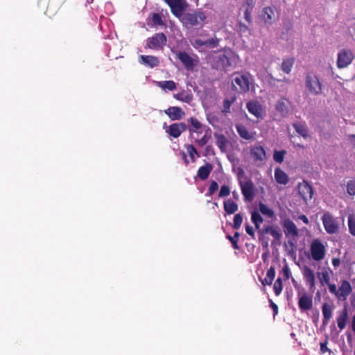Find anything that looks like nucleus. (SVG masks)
<instances>
[{"label":"nucleus","mask_w":355,"mask_h":355,"mask_svg":"<svg viewBox=\"0 0 355 355\" xmlns=\"http://www.w3.org/2000/svg\"><path fill=\"white\" fill-rule=\"evenodd\" d=\"M295 131L304 139L309 137L308 128L305 123H295L293 124Z\"/></svg>","instance_id":"2f4dec72"},{"label":"nucleus","mask_w":355,"mask_h":355,"mask_svg":"<svg viewBox=\"0 0 355 355\" xmlns=\"http://www.w3.org/2000/svg\"><path fill=\"white\" fill-rule=\"evenodd\" d=\"M167 37L163 33H156L147 40V47L150 49H162L166 45Z\"/></svg>","instance_id":"6e6552de"},{"label":"nucleus","mask_w":355,"mask_h":355,"mask_svg":"<svg viewBox=\"0 0 355 355\" xmlns=\"http://www.w3.org/2000/svg\"><path fill=\"white\" fill-rule=\"evenodd\" d=\"M283 285H282V279L281 277H278L276 281L275 282V284L273 285V290L275 292V294L278 296L280 295V293L282 291Z\"/></svg>","instance_id":"79ce46f5"},{"label":"nucleus","mask_w":355,"mask_h":355,"mask_svg":"<svg viewBox=\"0 0 355 355\" xmlns=\"http://www.w3.org/2000/svg\"><path fill=\"white\" fill-rule=\"evenodd\" d=\"M254 6V2L253 0H243V7L245 9L252 10Z\"/></svg>","instance_id":"4d7b16f0"},{"label":"nucleus","mask_w":355,"mask_h":355,"mask_svg":"<svg viewBox=\"0 0 355 355\" xmlns=\"http://www.w3.org/2000/svg\"><path fill=\"white\" fill-rule=\"evenodd\" d=\"M192 46L198 50H200V49L205 46V40H202L201 39L197 38L194 40V41L192 42Z\"/></svg>","instance_id":"6e6d98bb"},{"label":"nucleus","mask_w":355,"mask_h":355,"mask_svg":"<svg viewBox=\"0 0 355 355\" xmlns=\"http://www.w3.org/2000/svg\"><path fill=\"white\" fill-rule=\"evenodd\" d=\"M340 264V260L338 258H334V268Z\"/></svg>","instance_id":"338daca9"},{"label":"nucleus","mask_w":355,"mask_h":355,"mask_svg":"<svg viewBox=\"0 0 355 355\" xmlns=\"http://www.w3.org/2000/svg\"><path fill=\"white\" fill-rule=\"evenodd\" d=\"M275 277V268L271 266L268 270L266 276L264 279L259 277V279L263 286L271 285Z\"/></svg>","instance_id":"a878e982"},{"label":"nucleus","mask_w":355,"mask_h":355,"mask_svg":"<svg viewBox=\"0 0 355 355\" xmlns=\"http://www.w3.org/2000/svg\"><path fill=\"white\" fill-rule=\"evenodd\" d=\"M173 52L175 55L176 58L182 62L187 70L191 71L197 65L198 59L192 58L186 51H173Z\"/></svg>","instance_id":"39448f33"},{"label":"nucleus","mask_w":355,"mask_h":355,"mask_svg":"<svg viewBox=\"0 0 355 355\" xmlns=\"http://www.w3.org/2000/svg\"><path fill=\"white\" fill-rule=\"evenodd\" d=\"M218 187L219 186L217 182L214 180L211 181L210 185L208 188L207 196H212L218 189Z\"/></svg>","instance_id":"3c124183"},{"label":"nucleus","mask_w":355,"mask_h":355,"mask_svg":"<svg viewBox=\"0 0 355 355\" xmlns=\"http://www.w3.org/2000/svg\"><path fill=\"white\" fill-rule=\"evenodd\" d=\"M298 219L302 220L305 224H309V223L308 218L304 214L299 216Z\"/></svg>","instance_id":"0e129e2a"},{"label":"nucleus","mask_w":355,"mask_h":355,"mask_svg":"<svg viewBox=\"0 0 355 355\" xmlns=\"http://www.w3.org/2000/svg\"><path fill=\"white\" fill-rule=\"evenodd\" d=\"M347 192L349 196H355V178L349 180L347 183Z\"/></svg>","instance_id":"49530a36"},{"label":"nucleus","mask_w":355,"mask_h":355,"mask_svg":"<svg viewBox=\"0 0 355 355\" xmlns=\"http://www.w3.org/2000/svg\"><path fill=\"white\" fill-rule=\"evenodd\" d=\"M140 60L142 64L150 68L157 67L159 64L158 58L154 55H141Z\"/></svg>","instance_id":"4be33fe9"},{"label":"nucleus","mask_w":355,"mask_h":355,"mask_svg":"<svg viewBox=\"0 0 355 355\" xmlns=\"http://www.w3.org/2000/svg\"><path fill=\"white\" fill-rule=\"evenodd\" d=\"M251 220L253 224L262 223L263 222L262 216L257 211H254L252 212Z\"/></svg>","instance_id":"8fccbe9b"},{"label":"nucleus","mask_w":355,"mask_h":355,"mask_svg":"<svg viewBox=\"0 0 355 355\" xmlns=\"http://www.w3.org/2000/svg\"><path fill=\"white\" fill-rule=\"evenodd\" d=\"M236 76L233 80V87H235V89L240 93H246L250 91V75L242 74L239 73H235Z\"/></svg>","instance_id":"f03ea898"},{"label":"nucleus","mask_w":355,"mask_h":355,"mask_svg":"<svg viewBox=\"0 0 355 355\" xmlns=\"http://www.w3.org/2000/svg\"><path fill=\"white\" fill-rule=\"evenodd\" d=\"M311 257L315 261H320L324 258L325 247L319 239H314L310 247Z\"/></svg>","instance_id":"423d86ee"},{"label":"nucleus","mask_w":355,"mask_h":355,"mask_svg":"<svg viewBox=\"0 0 355 355\" xmlns=\"http://www.w3.org/2000/svg\"><path fill=\"white\" fill-rule=\"evenodd\" d=\"M185 148L187 149V151L189 155L191 162H194L196 161L195 155H197V157H200L196 148L194 147L193 144L185 145Z\"/></svg>","instance_id":"58836bf2"},{"label":"nucleus","mask_w":355,"mask_h":355,"mask_svg":"<svg viewBox=\"0 0 355 355\" xmlns=\"http://www.w3.org/2000/svg\"><path fill=\"white\" fill-rule=\"evenodd\" d=\"M322 223L326 231L329 233H333V218L329 213L324 214L322 218Z\"/></svg>","instance_id":"c756f323"},{"label":"nucleus","mask_w":355,"mask_h":355,"mask_svg":"<svg viewBox=\"0 0 355 355\" xmlns=\"http://www.w3.org/2000/svg\"><path fill=\"white\" fill-rule=\"evenodd\" d=\"M189 121L190 122L191 126L189 128V132L191 135L193 132L200 133V132L198 131L202 128V123L200 122V121L196 119V117H191L189 119Z\"/></svg>","instance_id":"473e14b6"},{"label":"nucleus","mask_w":355,"mask_h":355,"mask_svg":"<svg viewBox=\"0 0 355 355\" xmlns=\"http://www.w3.org/2000/svg\"><path fill=\"white\" fill-rule=\"evenodd\" d=\"M214 137L216 138V144L219 148L220 151L222 153L225 152L227 148V144L228 143V140L226 138V137L223 134H215Z\"/></svg>","instance_id":"cd10ccee"},{"label":"nucleus","mask_w":355,"mask_h":355,"mask_svg":"<svg viewBox=\"0 0 355 355\" xmlns=\"http://www.w3.org/2000/svg\"><path fill=\"white\" fill-rule=\"evenodd\" d=\"M330 272L331 270L329 268H322L320 271L318 272V278L322 286L327 285L331 293H333V284L330 282Z\"/></svg>","instance_id":"2eb2a0df"},{"label":"nucleus","mask_w":355,"mask_h":355,"mask_svg":"<svg viewBox=\"0 0 355 355\" xmlns=\"http://www.w3.org/2000/svg\"><path fill=\"white\" fill-rule=\"evenodd\" d=\"M327 341L320 343V352L322 354H324L327 352H328L329 354L331 353V350L327 347Z\"/></svg>","instance_id":"052dcab7"},{"label":"nucleus","mask_w":355,"mask_h":355,"mask_svg":"<svg viewBox=\"0 0 355 355\" xmlns=\"http://www.w3.org/2000/svg\"><path fill=\"white\" fill-rule=\"evenodd\" d=\"M213 166L210 163L207 162L205 165L200 166L197 172V176L201 180H205L208 178L212 171Z\"/></svg>","instance_id":"5701e85b"},{"label":"nucleus","mask_w":355,"mask_h":355,"mask_svg":"<svg viewBox=\"0 0 355 355\" xmlns=\"http://www.w3.org/2000/svg\"><path fill=\"white\" fill-rule=\"evenodd\" d=\"M252 10L245 9V11H244V17H245V20L249 23L252 22V17H251Z\"/></svg>","instance_id":"bf43d9fd"},{"label":"nucleus","mask_w":355,"mask_h":355,"mask_svg":"<svg viewBox=\"0 0 355 355\" xmlns=\"http://www.w3.org/2000/svg\"><path fill=\"white\" fill-rule=\"evenodd\" d=\"M282 227L284 228L285 235L287 237L292 236L293 238H296L298 236V229L293 221H292L290 218H286L283 220Z\"/></svg>","instance_id":"dca6fc26"},{"label":"nucleus","mask_w":355,"mask_h":355,"mask_svg":"<svg viewBox=\"0 0 355 355\" xmlns=\"http://www.w3.org/2000/svg\"><path fill=\"white\" fill-rule=\"evenodd\" d=\"M275 178L276 182L281 184H286L288 182L287 174L279 167L275 170Z\"/></svg>","instance_id":"bb28decb"},{"label":"nucleus","mask_w":355,"mask_h":355,"mask_svg":"<svg viewBox=\"0 0 355 355\" xmlns=\"http://www.w3.org/2000/svg\"><path fill=\"white\" fill-rule=\"evenodd\" d=\"M270 306L273 311V315L275 316L278 313V306L277 305L272 302V300H269Z\"/></svg>","instance_id":"680f3d73"},{"label":"nucleus","mask_w":355,"mask_h":355,"mask_svg":"<svg viewBox=\"0 0 355 355\" xmlns=\"http://www.w3.org/2000/svg\"><path fill=\"white\" fill-rule=\"evenodd\" d=\"M261 17L266 24H272L278 19L276 8L274 6L264 8L261 12Z\"/></svg>","instance_id":"f8f14e48"},{"label":"nucleus","mask_w":355,"mask_h":355,"mask_svg":"<svg viewBox=\"0 0 355 355\" xmlns=\"http://www.w3.org/2000/svg\"><path fill=\"white\" fill-rule=\"evenodd\" d=\"M352 291V286L347 280H343L338 290L334 284V295L340 301H345Z\"/></svg>","instance_id":"9b49d317"},{"label":"nucleus","mask_w":355,"mask_h":355,"mask_svg":"<svg viewBox=\"0 0 355 355\" xmlns=\"http://www.w3.org/2000/svg\"><path fill=\"white\" fill-rule=\"evenodd\" d=\"M240 234L238 232H236L234 234V236H231L229 234L226 235V239H228L232 245V248L234 250H239L240 248L238 245V241L239 240Z\"/></svg>","instance_id":"4c0bfd02"},{"label":"nucleus","mask_w":355,"mask_h":355,"mask_svg":"<svg viewBox=\"0 0 355 355\" xmlns=\"http://www.w3.org/2000/svg\"><path fill=\"white\" fill-rule=\"evenodd\" d=\"M250 154L254 163L259 166L266 159V152L263 146H254L250 148Z\"/></svg>","instance_id":"1a4fd4ad"},{"label":"nucleus","mask_w":355,"mask_h":355,"mask_svg":"<svg viewBox=\"0 0 355 355\" xmlns=\"http://www.w3.org/2000/svg\"><path fill=\"white\" fill-rule=\"evenodd\" d=\"M220 42V39L217 37H212L205 40V46L209 48H214L218 46Z\"/></svg>","instance_id":"09e8293b"},{"label":"nucleus","mask_w":355,"mask_h":355,"mask_svg":"<svg viewBox=\"0 0 355 355\" xmlns=\"http://www.w3.org/2000/svg\"><path fill=\"white\" fill-rule=\"evenodd\" d=\"M290 101L285 97L280 98L275 105L276 110L282 117H286L290 112Z\"/></svg>","instance_id":"f3484780"},{"label":"nucleus","mask_w":355,"mask_h":355,"mask_svg":"<svg viewBox=\"0 0 355 355\" xmlns=\"http://www.w3.org/2000/svg\"><path fill=\"white\" fill-rule=\"evenodd\" d=\"M259 209L260 212L263 215L268 216V217H272L274 216L273 210L261 202L259 204Z\"/></svg>","instance_id":"ea45409f"},{"label":"nucleus","mask_w":355,"mask_h":355,"mask_svg":"<svg viewBox=\"0 0 355 355\" xmlns=\"http://www.w3.org/2000/svg\"><path fill=\"white\" fill-rule=\"evenodd\" d=\"M354 59V55L351 50L343 49L337 56L336 65L338 68L343 69L350 64Z\"/></svg>","instance_id":"0eeeda50"},{"label":"nucleus","mask_w":355,"mask_h":355,"mask_svg":"<svg viewBox=\"0 0 355 355\" xmlns=\"http://www.w3.org/2000/svg\"><path fill=\"white\" fill-rule=\"evenodd\" d=\"M217 62L218 67H222L225 70L232 65L230 58L225 53H220L217 57Z\"/></svg>","instance_id":"c85d7f7f"},{"label":"nucleus","mask_w":355,"mask_h":355,"mask_svg":"<svg viewBox=\"0 0 355 355\" xmlns=\"http://www.w3.org/2000/svg\"><path fill=\"white\" fill-rule=\"evenodd\" d=\"M304 279L309 289L313 291L315 284V278L313 271L308 266H304L302 270Z\"/></svg>","instance_id":"6ab92c4d"},{"label":"nucleus","mask_w":355,"mask_h":355,"mask_svg":"<svg viewBox=\"0 0 355 355\" xmlns=\"http://www.w3.org/2000/svg\"><path fill=\"white\" fill-rule=\"evenodd\" d=\"M206 19L207 16L205 12L198 9L184 13L180 20L184 26L191 28L202 27Z\"/></svg>","instance_id":"f257e3e1"},{"label":"nucleus","mask_w":355,"mask_h":355,"mask_svg":"<svg viewBox=\"0 0 355 355\" xmlns=\"http://www.w3.org/2000/svg\"><path fill=\"white\" fill-rule=\"evenodd\" d=\"M322 315L324 317L323 324L327 322L331 318L332 309L331 305L324 303L322 307Z\"/></svg>","instance_id":"c9c22d12"},{"label":"nucleus","mask_w":355,"mask_h":355,"mask_svg":"<svg viewBox=\"0 0 355 355\" xmlns=\"http://www.w3.org/2000/svg\"><path fill=\"white\" fill-rule=\"evenodd\" d=\"M346 336H347V343L349 344V345L350 347H352V345H353V336H352V334L351 333V331H347L346 333Z\"/></svg>","instance_id":"e2e57ef3"},{"label":"nucleus","mask_w":355,"mask_h":355,"mask_svg":"<svg viewBox=\"0 0 355 355\" xmlns=\"http://www.w3.org/2000/svg\"><path fill=\"white\" fill-rule=\"evenodd\" d=\"M347 306V304L345 303L344 309L337 318V324L340 329H343L346 327L347 322L348 320L349 316Z\"/></svg>","instance_id":"b1692460"},{"label":"nucleus","mask_w":355,"mask_h":355,"mask_svg":"<svg viewBox=\"0 0 355 355\" xmlns=\"http://www.w3.org/2000/svg\"><path fill=\"white\" fill-rule=\"evenodd\" d=\"M157 85L159 87L164 90L173 91L176 88V84L173 80L159 81L157 82Z\"/></svg>","instance_id":"f704fd0d"},{"label":"nucleus","mask_w":355,"mask_h":355,"mask_svg":"<svg viewBox=\"0 0 355 355\" xmlns=\"http://www.w3.org/2000/svg\"><path fill=\"white\" fill-rule=\"evenodd\" d=\"M247 109L248 112L256 116L257 119L262 118L263 107L257 101H251L247 103Z\"/></svg>","instance_id":"aec40b11"},{"label":"nucleus","mask_w":355,"mask_h":355,"mask_svg":"<svg viewBox=\"0 0 355 355\" xmlns=\"http://www.w3.org/2000/svg\"><path fill=\"white\" fill-rule=\"evenodd\" d=\"M152 20L155 25H163L164 24L162 17L158 13L153 15Z\"/></svg>","instance_id":"5fc2aeb1"},{"label":"nucleus","mask_w":355,"mask_h":355,"mask_svg":"<svg viewBox=\"0 0 355 355\" xmlns=\"http://www.w3.org/2000/svg\"><path fill=\"white\" fill-rule=\"evenodd\" d=\"M277 241H279L282 237V233L278 227L272 225L269 233Z\"/></svg>","instance_id":"a19ab883"},{"label":"nucleus","mask_w":355,"mask_h":355,"mask_svg":"<svg viewBox=\"0 0 355 355\" xmlns=\"http://www.w3.org/2000/svg\"><path fill=\"white\" fill-rule=\"evenodd\" d=\"M243 223V216L241 214H236L234 216V221L232 228L234 230H239Z\"/></svg>","instance_id":"37998d69"},{"label":"nucleus","mask_w":355,"mask_h":355,"mask_svg":"<svg viewBox=\"0 0 355 355\" xmlns=\"http://www.w3.org/2000/svg\"><path fill=\"white\" fill-rule=\"evenodd\" d=\"M223 205L225 211L229 215L234 214L238 210V205L232 199L225 200Z\"/></svg>","instance_id":"7c9ffc66"},{"label":"nucleus","mask_w":355,"mask_h":355,"mask_svg":"<svg viewBox=\"0 0 355 355\" xmlns=\"http://www.w3.org/2000/svg\"><path fill=\"white\" fill-rule=\"evenodd\" d=\"M232 103H233V101H230L229 99H225L223 101V112H225V113L230 112V107H231Z\"/></svg>","instance_id":"864d4df0"},{"label":"nucleus","mask_w":355,"mask_h":355,"mask_svg":"<svg viewBox=\"0 0 355 355\" xmlns=\"http://www.w3.org/2000/svg\"><path fill=\"white\" fill-rule=\"evenodd\" d=\"M305 85L309 92L312 95H318L322 92V85L318 78L311 73L306 76Z\"/></svg>","instance_id":"7ed1b4c3"},{"label":"nucleus","mask_w":355,"mask_h":355,"mask_svg":"<svg viewBox=\"0 0 355 355\" xmlns=\"http://www.w3.org/2000/svg\"><path fill=\"white\" fill-rule=\"evenodd\" d=\"M236 129L241 138L245 140H251L254 139V133L249 132L248 128L243 124L236 125Z\"/></svg>","instance_id":"393cba45"},{"label":"nucleus","mask_w":355,"mask_h":355,"mask_svg":"<svg viewBox=\"0 0 355 355\" xmlns=\"http://www.w3.org/2000/svg\"><path fill=\"white\" fill-rule=\"evenodd\" d=\"M187 129V125L183 122L171 124L166 130V132L173 138H178L182 132Z\"/></svg>","instance_id":"ddd939ff"},{"label":"nucleus","mask_w":355,"mask_h":355,"mask_svg":"<svg viewBox=\"0 0 355 355\" xmlns=\"http://www.w3.org/2000/svg\"><path fill=\"white\" fill-rule=\"evenodd\" d=\"M286 153V150H275L273 155L274 160L277 163H282L284 161V155Z\"/></svg>","instance_id":"a18cd8bd"},{"label":"nucleus","mask_w":355,"mask_h":355,"mask_svg":"<svg viewBox=\"0 0 355 355\" xmlns=\"http://www.w3.org/2000/svg\"><path fill=\"white\" fill-rule=\"evenodd\" d=\"M348 227L350 234L355 236V215L349 214L348 216Z\"/></svg>","instance_id":"c03bdc74"},{"label":"nucleus","mask_w":355,"mask_h":355,"mask_svg":"<svg viewBox=\"0 0 355 355\" xmlns=\"http://www.w3.org/2000/svg\"><path fill=\"white\" fill-rule=\"evenodd\" d=\"M297 188L298 193L304 202H307L312 198L313 189L307 182L303 181L299 183Z\"/></svg>","instance_id":"4468645a"},{"label":"nucleus","mask_w":355,"mask_h":355,"mask_svg":"<svg viewBox=\"0 0 355 355\" xmlns=\"http://www.w3.org/2000/svg\"><path fill=\"white\" fill-rule=\"evenodd\" d=\"M230 194V188L227 185H222L218 193L219 198H225Z\"/></svg>","instance_id":"603ef678"},{"label":"nucleus","mask_w":355,"mask_h":355,"mask_svg":"<svg viewBox=\"0 0 355 355\" xmlns=\"http://www.w3.org/2000/svg\"><path fill=\"white\" fill-rule=\"evenodd\" d=\"M349 139L351 143V144L355 147V135H350L349 136Z\"/></svg>","instance_id":"69168bd1"},{"label":"nucleus","mask_w":355,"mask_h":355,"mask_svg":"<svg viewBox=\"0 0 355 355\" xmlns=\"http://www.w3.org/2000/svg\"><path fill=\"white\" fill-rule=\"evenodd\" d=\"M299 309L302 312L309 311L312 309L313 300L312 296L308 295L306 293H303L300 297L298 301Z\"/></svg>","instance_id":"a211bd4d"},{"label":"nucleus","mask_w":355,"mask_h":355,"mask_svg":"<svg viewBox=\"0 0 355 355\" xmlns=\"http://www.w3.org/2000/svg\"><path fill=\"white\" fill-rule=\"evenodd\" d=\"M164 2L170 7L171 13L178 18L183 16V12L188 6L185 0H164Z\"/></svg>","instance_id":"20e7f679"},{"label":"nucleus","mask_w":355,"mask_h":355,"mask_svg":"<svg viewBox=\"0 0 355 355\" xmlns=\"http://www.w3.org/2000/svg\"><path fill=\"white\" fill-rule=\"evenodd\" d=\"M211 137V131L210 129H208L205 132L204 135L200 139H194L195 143L200 147L206 145Z\"/></svg>","instance_id":"72a5a7b5"},{"label":"nucleus","mask_w":355,"mask_h":355,"mask_svg":"<svg viewBox=\"0 0 355 355\" xmlns=\"http://www.w3.org/2000/svg\"><path fill=\"white\" fill-rule=\"evenodd\" d=\"M164 112L172 121L180 120L182 119L185 114L182 109L177 106L170 107L166 110Z\"/></svg>","instance_id":"412c9836"},{"label":"nucleus","mask_w":355,"mask_h":355,"mask_svg":"<svg viewBox=\"0 0 355 355\" xmlns=\"http://www.w3.org/2000/svg\"><path fill=\"white\" fill-rule=\"evenodd\" d=\"M245 231L248 234H249L252 239H255V233L253 227L250 226L248 223L245 224Z\"/></svg>","instance_id":"13d9d810"},{"label":"nucleus","mask_w":355,"mask_h":355,"mask_svg":"<svg viewBox=\"0 0 355 355\" xmlns=\"http://www.w3.org/2000/svg\"><path fill=\"white\" fill-rule=\"evenodd\" d=\"M245 175V172L242 168H239V179H240L241 177H243Z\"/></svg>","instance_id":"774afa93"},{"label":"nucleus","mask_w":355,"mask_h":355,"mask_svg":"<svg viewBox=\"0 0 355 355\" xmlns=\"http://www.w3.org/2000/svg\"><path fill=\"white\" fill-rule=\"evenodd\" d=\"M241 193L245 200L252 201L254 197V186L251 180L245 182L239 180Z\"/></svg>","instance_id":"9d476101"},{"label":"nucleus","mask_w":355,"mask_h":355,"mask_svg":"<svg viewBox=\"0 0 355 355\" xmlns=\"http://www.w3.org/2000/svg\"><path fill=\"white\" fill-rule=\"evenodd\" d=\"M294 64L293 58H287L282 63V69L286 73H290Z\"/></svg>","instance_id":"e433bc0d"},{"label":"nucleus","mask_w":355,"mask_h":355,"mask_svg":"<svg viewBox=\"0 0 355 355\" xmlns=\"http://www.w3.org/2000/svg\"><path fill=\"white\" fill-rule=\"evenodd\" d=\"M272 227V225L263 226L261 230L259 231V241L261 243H263V239L266 234H269L270 231Z\"/></svg>","instance_id":"de8ad7c7"}]
</instances>
